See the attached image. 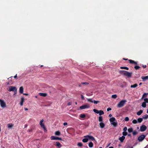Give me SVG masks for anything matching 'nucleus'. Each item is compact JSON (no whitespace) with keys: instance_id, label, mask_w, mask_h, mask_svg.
Here are the masks:
<instances>
[{"instance_id":"18","label":"nucleus","mask_w":148,"mask_h":148,"mask_svg":"<svg viewBox=\"0 0 148 148\" xmlns=\"http://www.w3.org/2000/svg\"><path fill=\"white\" fill-rule=\"evenodd\" d=\"M141 78L143 79V81H145L148 79V76H142Z\"/></svg>"},{"instance_id":"12","label":"nucleus","mask_w":148,"mask_h":148,"mask_svg":"<svg viewBox=\"0 0 148 148\" xmlns=\"http://www.w3.org/2000/svg\"><path fill=\"white\" fill-rule=\"evenodd\" d=\"M125 137L124 136H122L121 137H120L119 139L121 143L123 142V140L125 139Z\"/></svg>"},{"instance_id":"53","label":"nucleus","mask_w":148,"mask_h":148,"mask_svg":"<svg viewBox=\"0 0 148 148\" xmlns=\"http://www.w3.org/2000/svg\"><path fill=\"white\" fill-rule=\"evenodd\" d=\"M67 125V123L66 122L64 123H63V125Z\"/></svg>"},{"instance_id":"49","label":"nucleus","mask_w":148,"mask_h":148,"mask_svg":"<svg viewBox=\"0 0 148 148\" xmlns=\"http://www.w3.org/2000/svg\"><path fill=\"white\" fill-rule=\"evenodd\" d=\"M111 110V108H108L107 110V111H109L110 110Z\"/></svg>"},{"instance_id":"60","label":"nucleus","mask_w":148,"mask_h":148,"mask_svg":"<svg viewBox=\"0 0 148 148\" xmlns=\"http://www.w3.org/2000/svg\"><path fill=\"white\" fill-rule=\"evenodd\" d=\"M109 148H114L112 147H110Z\"/></svg>"},{"instance_id":"8","label":"nucleus","mask_w":148,"mask_h":148,"mask_svg":"<svg viewBox=\"0 0 148 148\" xmlns=\"http://www.w3.org/2000/svg\"><path fill=\"white\" fill-rule=\"evenodd\" d=\"M17 89L16 87L15 86H10L9 87V91L10 92L11 91H14L15 90Z\"/></svg>"},{"instance_id":"46","label":"nucleus","mask_w":148,"mask_h":148,"mask_svg":"<svg viewBox=\"0 0 148 148\" xmlns=\"http://www.w3.org/2000/svg\"><path fill=\"white\" fill-rule=\"evenodd\" d=\"M93 102L95 104H97L99 102V101H96L94 100L93 101Z\"/></svg>"},{"instance_id":"64","label":"nucleus","mask_w":148,"mask_h":148,"mask_svg":"<svg viewBox=\"0 0 148 148\" xmlns=\"http://www.w3.org/2000/svg\"><path fill=\"white\" fill-rule=\"evenodd\" d=\"M147 113L148 114V109L147 110Z\"/></svg>"},{"instance_id":"59","label":"nucleus","mask_w":148,"mask_h":148,"mask_svg":"<svg viewBox=\"0 0 148 148\" xmlns=\"http://www.w3.org/2000/svg\"><path fill=\"white\" fill-rule=\"evenodd\" d=\"M129 147V148H133L132 147Z\"/></svg>"},{"instance_id":"42","label":"nucleus","mask_w":148,"mask_h":148,"mask_svg":"<svg viewBox=\"0 0 148 148\" xmlns=\"http://www.w3.org/2000/svg\"><path fill=\"white\" fill-rule=\"evenodd\" d=\"M134 67L136 70L138 69L139 68H140V67L138 66H135Z\"/></svg>"},{"instance_id":"23","label":"nucleus","mask_w":148,"mask_h":148,"mask_svg":"<svg viewBox=\"0 0 148 148\" xmlns=\"http://www.w3.org/2000/svg\"><path fill=\"white\" fill-rule=\"evenodd\" d=\"M56 146L58 147H61L62 146V145L61 144L58 142H56Z\"/></svg>"},{"instance_id":"22","label":"nucleus","mask_w":148,"mask_h":148,"mask_svg":"<svg viewBox=\"0 0 148 148\" xmlns=\"http://www.w3.org/2000/svg\"><path fill=\"white\" fill-rule=\"evenodd\" d=\"M143 111L142 110H140L138 112H137V114L139 116L143 113Z\"/></svg>"},{"instance_id":"50","label":"nucleus","mask_w":148,"mask_h":148,"mask_svg":"<svg viewBox=\"0 0 148 148\" xmlns=\"http://www.w3.org/2000/svg\"><path fill=\"white\" fill-rule=\"evenodd\" d=\"M81 97L82 99L84 100V97L83 96V95H81Z\"/></svg>"},{"instance_id":"41","label":"nucleus","mask_w":148,"mask_h":148,"mask_svg":"<svg viewBox=\"0 0 148 148\" xmlns=\"http://www.w3.org/2000/svg\"><path fill=\"white\" fill-rule=\"evenodd\" d=\"M77 145L79 147H82V144L81 143H79L77 144Z\"/></svg>"},{"instance_id":"3","label":"nucleus","mask_w":148,"mask_h":148,"mask_svg":"<svg viewBox=\"0 0 148 148\" xmlns=\"http://www.w3.org/2000/svg\"><path fill=\"white\" fill-rule=\"evenodd\" d=\"M43 119H42V120H41L40 122V125L41 127L43 129L45 132H47V130L46 128L44 125V123H43Z\"/></svg>"},{"instance_id":"63","label":"nucleus","mask_w":148,"mask_h":148,"mask_svg":"<svg viewBox=\"0 0 148 148\" xmlns=\"http://www.w3.org/2000/svg\"><path fill=\"white\" fill-rule=\"evenodd\" d=\"M35 98H37V96H35Z\"/></svg>"},{"instance_id":"24","label":"nucleus","mask_w":148,"mask_h":148,"mask_svg":"<svg viewBox=\"0 0 148 148\" xmlns=\"http://www.w3.org/2000/svg\"><path fill=\"white\" fill-rule=\"evenodd\" d=\"M88 138H85L83 139L82 141L84 143H86L88 142Z\"/></svg>"},{"instance_id":"56","label":"nucleus","mask_w":148,"mask_h":148,"mask_svg":"<svg viewBox=\"0 0 148 148\" xmlns=\"http://www.w3.org/2000/svg\"><path fill=\"white\" fill-rule=\"evenodd\" d=\"M24 109L25 110H28V109L26 108H24Z\"/></svg>"},{"instance_id":"1","label":"nucleus","mask_w":148,"mask_h":148,"mask_svg":"<svg viewBox=\"0 0 148 148\" xmlns=\"http://www.w3.org/2000/svg\"><path fill=\"white\" fill-rule=\"evenodd\" d=\"M110 121L111 125H113L114 127H116L117 125V122L114 117L111 118L110 119Z\"/></svg>"},{"instance_id":"5","label":"nucleus","mask_w":148,"mask_h":148,"mask_svg":"<svg viewBox=\"0 0 148 148\" xmlns=\"http://www.w3.org/2000/svg\"><path fill=\"white\" fill-rule=\"evenodd\" d=\"M145 136L144 135H142L138 138V140L139 142L142 141L145 138Z\"/></svg>"},{"instance_id":"62","label":"nucleus","mask_w":148,"mask_h":148,"mask_svg":"<svg viewBox=\"0 0 148 148\" xmlns=\"http://www.w3.org/2000/svg\"><path fill=\"white\" fill-rule=\"evenodd\" d=\"M128 136H130L131 135H130V134H128Z\"/></svg>"},{"instance_id":"6","label":"nucleus","mask_w":148,"mask_h":148,"mask_svg":"<svg viewBox=\"0 0 148 148\" xmlns=\"http://www.w3.org/2000/svg\"><path fill=\"white\" fill-rule=\"evenodd\" d=\"M90 107L89 105L88 104H85L79 107L80 109H83L88 108Z\"/></svg>"},{"instance_id":"40","label":"nucleus","mask_w":148,"mask_h":148,"mask_svg":"<svg viewBox=\"0 0 148 148\" xmlns=\"http://www.w3.org/2000/svg\"><path fill=\"white\" fill-rule=\"evenodd\" d=\"M117 97V96L116 95H112V98H114V99L116 98Z\"/></svg>"},{"instance_id":"31","label":"nucleus","mask_w":148,"mask_h":148,"mask_svg":"<svg viewBox=\"0 0 148 148\" xmlns=\"http://www.w3.org/2000/svg\"><path fill=\"white\" fill-rule=\"evenodd\" d=\"M120 69H125L126 70H128L129 68L126 67H122L121 66L120 67Z\"/></svg>"},{"instance_id":"33","label":"nucleus","mask_w":148,"mask_h":148,"mask_svg":"<svg viewBox=\"0 0 148 148\" xmlns=\"http://www.w3.org/2000/svg\"><path fill=\"white\" fill-rule=\"evenodd\" d=\"M93 111L95 113H97V114H99V110H96V109H94L93 110Z\"/></svg>"},{"instance_id":"47","label":"nucleus","mask_w":148,"mask_h":148,"mask_svg":"<svg viewBox=\"0 0 148 148\" xmlns=\"http://www.w3.org/2000/svg\"><path fill=\"white\" fill-rule=\"evenodd\" d=\"M129 120V118L128 117H126L125 118V121H128Z\"/></svg>"},{"instance_id":"15","label":"nucleus","mask_w":148,"mask_h":148,"mask_svg":"<svg viewBox=\"0 0 148 148\" xmlns=\"http://www.w3.org/2000/svg\"><path fill=\"white\" fill-rule=\"evenodd\" d=\"M99 125L100 127L102 128H104L105 126V124L103 122H100L99 123Z\"/></svg>"},{"instance_id":"37","label":"nucleus","mask_w":148,"mask_h":148,"mask_svg":"<svg viewBox=\"0 0 148 148\" xmlns=\"http://www.w3.org/2000/svg\"><path fill=\"white\" fill-rule=\"evenodd\" d=\"M147 94H148V93H144V94H143V95L142 99L143 98V97H147Z\"/></svg>"},{"instance_id":"11","label":"nucleus","mask_w":148,"mask_h":148,"mask_svg":"<svg viewBox=\"0 0 148 148\" xmlns=\"http://www.w3.org/2000/svg\"><path fill=\"white\" fill-rule=\"evenodd\" d=\"M132 74V72L130 73L127 71H126V73L125 74V76H127L128 77H130L131 76Z\"/></svg>"},{"instance_id":"26","label":"nucleus","mask_w":148,"mask_h":148,"mask_svg":"<svg viewBox=\"0 0 148 148\" xmlns=\"http://www.w3.org/2000/svg\"><path fill=\"white\" fill-rule=\"evenodd\" d=\"M99 114L100 115H101L103 114H104V112L103 111L101 110H99Z\"/></svg>"},{"instance_id":"35","label":"nucleus","mask_w":148,"mask_h":148,"mask_svg":"<svg viewBox=\"0 0 148 148\" xmlns=\"http://www.w3.org/2000/svg\"><path fill=\"white\" fill-rule=\"evenodd\" d=\"M122 134L123 135V136H125L127 134V132H123L122 133Z\"/></svg>"},{"instance_id":"21","label":"nucleus","mask_w":148,"mask_h":148,"mask_svg":"<svg viewBox=\"0 0 148 148\" xmlns=\"http://www.w3.org/2000/svg\"><path fill=\"white\" fill-rule=\"evenodd\" d=\"M103 118L102 116H99V117L98 121L100 122H103Z\"/></svg>"},{"instance_id":"55","label":"nucleus","mask_w":148,"mask_h":148,"mask_svg":"<svg viewBox=\"0 0 148 148\" xmlns=\"http://www.w3.org/2000/svg\"><path fill=\"white\" fill-rule=\"evenodd\" d=\"M112 116V115L111 114H110L109 115V116L110 117H111Z\"/></svg>"},{"instance_id":"48","label":"nucleus","mask_w":148,"mask_h":148,"mask_svg":"<svg viewBox=\"0 0 148 148\" xmlns=\"http://www.w3.org/2000/svg\"><path fill=\"white\" fill-rule=\"evenodd\" d=\"M82 84H88V83L87 82H84L82 83Z\"/></svg>"},{"instance_id":"51","label":"nucleus","mask_w":148,"mask_h":148,"mask_svg":"<svg viewBox=\"0 0 148 148\" xmlns=\"http://www.w3.org/2000/svg\"><path fill=\"white\" fill-rule=\"evenodd\" d=\"M17 90H14V95H15L16 93V91H17Z\"/></svg>"},{"instance_id":"27","label":"nucleus","mask_w":148,"mask_h":148,"mask_svg":"<svg viewBox=\"0 0 148 148\" xmlns=\"http://www.w3.org/2000/svg\"><path fill=\"white\" fill-rule=\"evenodd\" d=\"M138 86V85L136 84H134L133 85L131 86V87L132 88H135L136 87Z\"/></svg>"},{"instance_id":"25","label":"nucleus","mask_w":148,"mask_h":148,"mask_svg":"<svg viewBox=\"0 0 148 148\" xmlns=\"http://www.w3.org/2000/svg\"><path fill=\"white\" fill-rule=\"evenodd\" d=\"M93 144L92 142H90L88 144V146L90 147H92L93 146Z\"/></svg>"},{"instance_id":"36","label":"nucleus","mask_w":148,"mask_h":148,"mask_svg":"<svg viewBox=\"0 0 148 148\" xmlns=\"http://www.w3.org/2000/svg\"><path fill=\"white\" fill-rule=\"evenodd\" d=\"M86 115L84 114H81L80 115V117L81 118H84L85 117Z\"/></svg>"},{"instance_id":"28","label":"nucleus","mask_w":148,"mask_h":148,"mask_svg":"<svg viewBox=\"0 0 148 148\" xmlns=\"http://www.w3.org/2000/svg\"><path fill=\"white\" fill-rule=\"evenodd\" d=\"M146 103L145 102H143L142 103V104L141 105V106L142 107H143V108H145L146 107Z\"/></svg>"},{"instance_id":"54","label":"nucleus","mask_w":148,"mask_h":148,"mask_svg":"<svg viewBox=\"0 0 148 148\" xmlns=\"http://www.w3.org/2000/svg\"><path fill=\"white\" fill-rule=\"evenodd\" d=\"M143 68H145L146 67V65H143Z\"/></svg>"},{"instance_id":"44","label":"nucleus","mask_w":148,"mask_h":148,"mask_svg":"<svg viewBox=\"0 0 148 148\" xmlns=\"http://www.w3.org/2000/svg\"><path fill=\"white\" fill-rule=\"evenodd\" d=\"M137 134V132L136 131H133V134L134 135H136Z\"/></svg>"},{"instance_id":"29","label":"nucleus","mask_w":148,"mask_h":148,"mask_svg":"<svg viewBox=\"0 0 148 148\" xmlns=\"http://www.w3.org/2000/svg\"><path fill=\"white\" fill-rule=\"evenodd\" d=\"M133 129L132 128H129L127 130L128 131L129 133H131V132H132L133 131Z\"/></svg>"},{"instance_id":"13","label":"nucleus","mask_w":148,"mask_h":148,"mask_svg":"<svg viewBox=\"0 0 148 148\" xmlns=\"http://www.w3.org/2000/svg\"><path fill=\"white\" fill-rule=\"evenodd\" d=\"M14 124L12 123H10L8 124V128H11L14 126Z\"/></svg>"},{"instance_id":"32","label":"nucleus","mask_w":148,"mask_h":148,"mask_svg":"<svg viewBox=\"0 0 148 148\" xmlns=\"http://www.w3.org/2000/svg\"><path fill=\"white\" fill-rule=\"evenodd\" d=\"M148 115L147 114H146L145 115H144L143 116L142 118H143V119H146L148 118Z\"/></svg>"},{"instance_id":"58","label":"nucleus","mask_w":148,"mask_h":148,"mask_svg":"<svg viewBox=\"0 0 148 148\" xmlns=\"http://www.w3.org/2000/svg\"><path fill=\"white\" fill-rule=\"evenodd\" d=\"M23 94L25 95H27V94L26 93H23Z\"/></svg>"},{"instance_id":"19","label":"nucleus","mask_w":148,"mask_h":148,"mask_svg":"<svg viewBox=\"0 0 148 148\" xmlns=\"http://www.w3.org/2000/svg\"><path fill=\"white\" fill-rule=\"evenodd\" d=\"M23 86L19 88V92L20 93H23Z\"/></svg>"},{"instance_id":"16","label":"nucleus","mask_w":148,"mask_h":148,"mask_svg":"<svg viewBox=\"0 0 148 148\" xmlns=\"http://www.w3.org/2000/svg\"><path fill=\"white\" fill-rule=\"evenodd\" d=\"M128 60L129 61L130 63L131 64H137V62H136L133 60Z\"/></svg>"},{"instance_id":"10","label":"nucleus","mask_w":148,"mask_h":148,"mask_svg":"<svg viewBox=\"0 0 148 148\" xmlns=\"http://www.w3.org/2000/svg\"><path fill=\"white\" fill-rule=\"evenodd\" d=\"M146 127L145 125H143L140 127V130L141 132H144L146 130Z\"/></svg>"},{"instance_id":"4","label":"nucleus","mask_w":148,"mask_h":148,"mask_svg":"<svg viewBox=\"0 0 148 148\" xmlns=\"http://www.w3.org/2000/svg\"><path fill=\"white\" fill-rule=\"evenodd\" d=\"M0 104L1 107L3 108H4L6 107V103L3 100L0 99Z\"/></svg>"},{"instance_id":"45","label":"nucleus","mask_w":148,"mask_h":148,"mask_svg":"<svg viewBox=\"0 0 148 148\" xmlns=\"http://www.w3.org/2000/svg\"><path fill=\"white\" fill-rule=\"evenodd\" d=\"M127 130V127H125L123 129L124 132H126Z\"/></svg>"},{"instance_id":"57","label":"nucleus","mask_w":148,"mask_h":148,"mask_svg":"<svg viewBox=\"0 0 148 148\" xmlns=\"http://www.w3.org/2000/svg\"><path fill=\"white\" fill-rule=\"evenodd\" d=\"M17 77V74H16L14 76V78H16V77Z\"/></svg>"},{"instance_id":"30","label":"nucleus","mask_w":148,"mask_h":148,"mask_svg":"<svg viewBox=\"0 0 148 148\" xmlns=\"http://www.w3.org/2000/svg\"><path fill=\"white\" fill-rule=\"evenodd\" d=\"M55 134L56 135L59 136L60 134V132L59 131H56L55 132Z\"/></svg>"},{"instance_id":"43","label":"nucleus","mask_w":148,"mask_h":148,"mask_svg":"<svg viewBox=\"0 0 148 148\" xmlns=\"http://www.w3.org/2000/svg\"><path fill=\"white\" fill-rule=\"evenodd\" d=\"M87 100H88V101H89V102H91L92 103L93 102V101L91 99H88Z\"/></svg>"},{"instance_id":"14","label":"nucleus","mask_w":148,"mask_h":148,"mask_svg":"<svg viewBox=\"0 0 148 148\" xmlns=\"http://www.w3.org/2000/svg\"><path fill=\"white\" fill-rule=\"evenodd\" d=\"M39 95L40 96L43 97H45L47 95V94L46 93H39Z\"/></svg>"},{"instance_id":"7","label":"nucleus","mask_w":148,"mask_h":148,"mask_svg":"<svg viewBox=\"0 0 148 148\" xmlns=\"http://www.w3.org/2000/svg\"><path fill=\"white\" fill-rule=\"evenodd\" d=\"M84 137L88 138V139L91 140L92 141L95 140V138L93 136H91L87 135L84 136Z\"/></svg>"},{"instance_id":"38","label":"nucleus","mask_w":148,"mask_h":148,"mask_svg":"<svg viewBox=\"0 0 148 148\" xmlns=\"http://www.w3.org/2000/svg\"><path fill=\"white\" fill-rule=\"evenodd\" d=\"M144 102L146 103H148V99L147 98L144 99Z\"/></svg>"},{"instance_id":"20","label":"nucleus","mask_w":148,"mask_h":148,"mask_svg":"<svg viewBox=\"0 0 148 148\" xmlns=\"http://www.w3.org/2000/svg\"><path fill=\"white\" fill-rule=\"evenodd\" d=\"M126 71H124V70H121L119 71V73L121 74H122L123 75H125V73H126Z\"/></svg>"},{"instance_id":"52","label":"nucleus","mask_w":148,"mask_h":148,"mask_svg":"<svg viewBox=\"0 0 148 148\" xmlns=\"http://www.w3.org/2000/svg\"><path fill=\"white\" fill-rule=\"evenodd\" d=\"M71 105V103L70 102H69L68 103L67 105L68 106H69Z\"/></svg>"},{"instance_id":"17","label":"nucleus","mask_w":148,"mask_h":148,"mask_svg":"<svg viewBox=\"0 0 148 148\" xmlns=\"http://www.w3.org/2000/svg\"><path fill=\"white\" fill-rule=\"evenodd\" d=\"M24 101V99L23 97L21 98V101L20 102V105L21 106H22L23 105V102Z\"/></svg>"},{"instance_id":"2","label":"nucleus","mask_w":148,"mask_h":148,"mask_svg":"<svg viewBox=\"0 0 148 148\" xmlns=\"http://www.w3.org/2000/svg\"><path fill=\"white\" fill-rule=\"evenodd\" d=\"M126 102L127 101L126 100H121L117 104V107L119 108L123 107Z\"/></svg>"},{"instance_id":"9","label":"nucleus","mask_w":148,"mask_h":148,"mask_svg":"<svg viewBox=\"0 0 148 148\" xmlns=\"http://www.w3.org/2000/svg\"><path fill=\"white\" fill-rule=\"evenodd\" d=\"M50 138L52 140H62V138H59L58 137H56L54 136H52Z\"/></svg>"},{"instance_id":"39","label":"nucleus","mask_w":148,"mask_h":148,"mask_svg":"<svg viewBox=\"0 0 148 148\" xmlns=\"http://www.w3.org/2000/svg\"><path fill=\"white\" fill-rule=\"evenodd\" d=\"M132 122L133 123L135 124L137 123V121L135 119H134L132 121Z\"/></svg>"},{"instance_id":"34","label":"nucleus","mask_w":148,"mask_h":148,"mask_svg":"<svg viewBox=\"0 0 148 148\" xmlns=\"http://www.w3.org/2000/svg\"><path fill=\"white\" fill-rule=\"evenodd\" d=\"M143 121V118H139L137 120V121L139 123H141Z\"/></svg>"},{"instance_id":"61","label":"nucleus","mask_w":148,"mask_h":148,"mask_svg":"<svg viewBox=\"0 0 148 148\" xmlns=\"http://www.w3.org/2000/svg\"><path fill=\"white\" fill-rule=\"evenodd\" d=\"M75 104H76V105H77V102H75Z\"/></svg>"}]
</instances>
